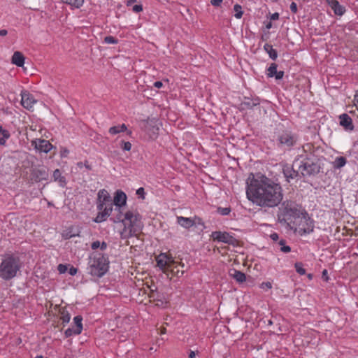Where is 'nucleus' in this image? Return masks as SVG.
<instances>
[{
	"label": "nucleus",
	"mask_w": 358,
	"mask_h": 358,
	"mask_svg": "<svg viewBox=\"0 0 358 358\" xmlns=\"http://www.w3.org/2000/svg\"><path fill=\"white\" fill-rule=\"evenodd\" d=\"M75 329L69 328L65 331V335L66 337H69L74 334Z\"/></svg>",
	"instance_id": "obj_42"
},
{
	"label": "nucleus",
	"mask_w": 358,
	"mask_h": 358,
	"mask_svg": "<svg viewBox=\"0 0 358 358\" xmlns=\"http://www.w3.org/2000/svg\"><path fill=\"white\" fill-rule=\"evenodd\" d=\"M211 237L215 241L223 242L234 247L238 245V241L226 231H214L212 233Z\"/></svg>",
	"instance_id": "obj_6"
},
{
	"label": "nucleus",
	"mask_w": 358,
	"mask_h": 358,
	"mask_svg": "<svg viewBox=\"0 0 358 358\" xmlns=\"http://www.w3.org/2000/svg\"><path fill=\"white\" fill-rule=\"evenodd\" d=\"M184 267V264H178L177 262L173 260V265H171V267H169L168 273H166L169 275V273H171L174 276L180 277L185 272V270L183 269Z\"/></svg>",
	"instance_id": "obj_17"
},
{
	"label": "nucleus",
	"mask_w": 358,
	"mask_h": 358,
	"mask_svg": "<svg viewBox=\"0 0 358 358\" xmlns=\"http://www.w3.org/2000/svg\"><path fill=\"white\" fill-rule=\"evenodd\" d=\"M278 244L281 246L280 250L283 252H289L291 250V248L289 246L285 245V240H280L278 243Z\"/></svg>",
	"instance_id": "obj_33"
},
{
	"label": "nucleus",
	"mask_w": 358,
	"mask_h": 358,
	"mask_svg": "<svg viewBox=\"0 0 358 358\" xmlns=\"http://www.w3.org/2000/svg\"><path fill=\"white\" fill-rule=\"evenodd\" d=\"M234 10L236 12L235 17L238 19L241 18L243 15L242 8L240 5H234Z\"/></svg>",
	"instance_id": "obj_32"
},
{
	"label": "nucleus",
	"mask_w": 358,
	"mask_h": 358,
	"mask_svg": "<svg viewBox=\"0 0 358 358\" xmlns=\"http://www.w3.org/2000/svg\"><path fill=\"white\" fill-rule=\"evenodd\" d=\"M104 42L108 44H116L117 43V40L113 36H108L105 37Z\"/></svg>",
	"instance_id": "obj_34"
},
{
	"label": "nucleus",
	"mask_w": 358,
	"mask_h": 358,
	"mask_svg": "<svg viewBox=\"0 0 358 358\" xmlns=\"http://www.w3.org/2000/svg\"><path fill=\"white\" fill-rule=\"evenodd\" d=\"M113 203L111 196L105 189H100L97 194V208L102 209L103 206Z\"/></svg>",
	"instance_id": "obj_10"
},
{
	"label": "nucleus",
	"mask_w": 358,
	"mask_h": 358,
	"mask_svg": "<svg viewBox=\"0 0 358 358\" xmlns=\"http://www.w3.org/2000/svg\"><path fill=\"white\" fill-rule=\"evenodd\" d=\"M136 0H128V5L135 3Z\"/></svg>",
	"instance_id": "obj_63"
},
{
	"label": "nucleus",
	"mask_w": 358,
	"mask_h": 358,
	"mask_svg": "<svg viewBox=\"0 0 358 358\" xmlns=\"http://www.w3.org/2000/svg\"><path fill=\"white\" fill-rule=\"evenodd\" d=\"M69 153V151L66 148H62L60 150V156L62 157H66Z\"/></svg>",
	"instance_id": "obj_39"
},
{
	"label": "nucleus",
	"mask_w": 358,
	"mask_h": 358,
	"mask_svg": "<svg viewBox=\"0 0 358 358\" xmlns=\"http://www.w3.org/2000/svg\"><path fill=\"white\" fill-rule=\"evenodd\" d=\"M29 180L33 182H39L43 180H47L49 178L48 169L43 165L34 164L31 163L29 168Z\"/></svg>",
	"instance_id": "obj_5"
},
{
	"label": "nucleus",
	"mask_w": 358,
	"mask_h": 358,
	"mask_svg": "<svg viewBox=\"0 0 358 358\" xmlns=\"http://www.w3.org/2000/svg\"><path fill=\"white\" fill-rule=\"evenodd\" d=\"M278 18H279V14L278 13H275L272 14L271 16V20H278Z\"/></svg>",
	"instance_id": "obj_51"
},
{
	"label": "nucleus",
	"mask_w": 358,
	"mask_h": 358,
	"mask_svg": "<svg viewBox=\"0 0 358 358\" xmlns=\"http://www.w3.org/2000/svg\"><path fill=\"white\" fill-rule=\"evenodd\" d=\"M74 235H70V236H68L66 235V238H71L72 236H73Z\"/></svg>",
	"instance_id": "obj_64"
},
{
	"label": "nucleus",
	"mask_w": 358,
	"mask_h": 358,
	"mask_svg": "<svg viewBox=\"0 0 358 358\" xmlns=\"http://www.w3.org/2000/svg\"><path fill=\"white\" fill-rule=\"evenodd\" d=\"M120 210H115L117 211V214L112 220L115 223L122 222L123 224L124 229L120 233L122 238L125 239L136 236L143 227L140 215L133 211H127L123 214Z\"/></svg>",
	"instance_id": "obj_2"
},
{
	"label": "nucleus",
	"mask_w": 358,
	"mask_h": 358,
	"mask_svg": "<svg viewBox=\"0 0 358 358\" xmlns=\"http://www.w3.org/2000/svg\"><path fill=\"white\" fill-rule=\"evenodd\" d=\"M196 354L195 352L191 351L189 354V358H195Z\"/></svg>",
	"instance_id": "obj_58"
},
{
	"label": "nucleus",
	"mask_w": 358,
	"mask_h": 358,
	"mask_svg": "<svg viewBox=\"0 0 358 358\" xmlns=\"http://www.w3.org/2000/svg\"><path fill=\"white\" fill-rule=\"evenodd\" d=\"M229 275L234 278L238 282H243L245 281L246 276L244 273L232 269L229 271Z\"/></svg>",
	"instance_id": "obj_23"
},
{
	"label": "nucleus",
	"mask_w": 358,
	"mask_h": 358,
	"mask_svg": "<svg viewBox=\"0 0 358 358\" xmlns=\"http://www.w3.org/2000/svg\"><path fill=\"white\" fill-rule=\"evenodd\" d=\"M113 203L103 206L102 209H98L99 210L97 216L94 219L96 222H101L106 220L109 217L113 211Z\"/></svg>",
	"instance_id": "obj_14"
},
{
	"label": "nucleus",
	"mask_w": 358,
	"mask_h": 358,
	"mask_svg": "<svg viewBox=\"0 0 358 358\" xmlns=\"http://www.w3.org/2000/svg\"><path fill=\"white\" fill-rule=\"evenodd\" d=\"M57 269L60 273H64L67 270V267L66 265L59 264Z\"/></svg>",
	"instance_id": "obj_40"
},
{
	"label": "nucleus",
	"mask_w": 358,
	"mask_h": 358,
	"mask_svg": "<svg viewBox=\"0 0 358 358\" xmlns=\"http://www.w3.org/2000/svg\"><path fill=\"white\" fill-rule=\"evenodd\" d=\"M77 273V268H74V267H71L69 270V273L71 275H76Z\"/></svg>",
	"instance_id": "obj_52"
},
{
	"label": "nucleus",
	"mask_w": 358,
	"mask_h": 358,
	"mask_svg": "<svg viewBox=\"0 0 358 358\" xmlns=\"http://www.w3.org/2000/svg\"><path fill=\"white\" fill-rule=\"evenodd\" d=\"M8 34V31L6 29H1L0 30V36H5Z\"/></svg>",
	"instance_id": "obj_55"
},
{
	"label": "nucleus",
	"mask_w": 358,
	"mask_h": 358,
	"mask_svg": "<svg viewBox=\"0 0 358 358\" xmlns=\"http://www.w3.org/2000/svg\"><path fill=\"white\" fill-rule=\"evenodd\" d=\"M148 296L150 301L155 302V306L164 308L169 303V300L165 296L157 290L150 289Z\"/></svg>",
	"instance_id": "obj_7"
},
{
	"label": "nucleus",
	"mask_w": 358,
	"mask_h": 358,
	"mask_svg": "<svg viewBox=\"0 0 358 358\" xmlns=\"http://www.w3.org/2000/svg\"><path fill=\"white\" fill-rule=\"evenodd\" d=\"M322 277L325 281H328L329 277L326 269L322 271Z\"/></svg>",
	"instance_id": "obj_49"
},
{
	"label": "nucleus",
	"mask_w": 358,
	"mask_h": 358,
	"mask_svg": "<svg viewBox=\"0 0 358 358\" xmlns=\"http://www.w3.org/2000/svg\"><path fill=\"white\" fill-rule=\"evenodd\" d=\"M270 237L272 240H273L275 241L278 239V235L276 233H273V234H271Z\"/></svg>",
	"instance_id": "obj_54"
},
{
	"label": "nucleus",
	"mask_w": 358,
	"mask_h": 358,
	"mask_svg": "<svg viewBox=\"0 0 358 358\" xmlns=\"http://www.w3.org/2000/svg\"><path fill=\"white\" fill-rule=\"evenodd\" d=\"M174 259L166 254L162 253L157 257V266L164 272L168 273L169 267L173 265Z\"/></svg>",
	"instance_id": "obj_8"
},
{
	"label": "nucleus",
	"mask_w": 358,
	"mask_h": 358,
	"mask_svg": "<svg viewBox=\"0 0 358 358\" xmlns=\"http://www.w3.org/2000/svg\"><path fill=\"white\" fill-rule=\"evenodd\" d=\"M299 171L303 176L315 174L319 172V166L315 163L306 162L299 165Z\"/></svg>",
	"instance_id": "obj_11"
},
{
	"label": "nucleus",
	"mask_w": 358,
	"mask_h": 358,
	"mask_svg": "<svg viewBox=\"0 0 358 358\" xmlns=\"http://www.w3.org/2000/svg\"><path fill=\"white\" fill-rule=\"evenodd\" d=\"M62 1L75 8H80L83 6L84 0H62Z\"/></svg>",
	"instance_id": "obj_30"
},
{
	"label": "nucleus",
	"mask_w": 358,
	"mask_h": 358,
	"mask_svg": "<svg viewBox=\"0 0 358 358\" xmlns=\"http://www.w3.org/2000/svg\"><path fill=\"white\" fill-rule=\"evenodd\" d=\"M99 247H100V242L96 241L92 243V248L93 250L97 249Z\"/></svg>",
	"instance_id": "obj_47"
},
{
	"label": "nucleus",
	"mask_w": 358,
	"mask_h": 358,
	"mask_svg": "<svg viewBox=\"0 0 358 358\" xmlns=\"http://www.w3.org/2000/svg\"><path fill=\"white\" fill-rule=\"evenodd\" d=\"M100 247L101 250H105L107 247L106 243L102 242L101 244L100 243Z\"/></svg>",
	"instance_id": "obj_57"
},
{
	"label": "nucleus",
	"mask_w": 358,
	"mask_h": 358,
	"mask_svg": "<svg viewBox=\"0 0 358 358\" xmlns=\"http://www.w3.org/2000/svg\"><path fill=\"white\" fill-rule=\"evenodd\" d=\"M283 75H284L283 71H277V73L274 75V76L275 77V79L280 80L283 77Z\"/></svg>",
	"instance_id": "obj_44"
},
{
	"label": "nucleus",
	"mask_w": 358,
	"mask_h": 358,
	"mask_svg": "<svg viewBox=\"0 0 358 358\" xmlns=\"http://www.w3.org/2000/svg\"><path fill=\"white\" fill-rule=\"evenodd\" d=\"M340 124L346 129L352 130L354 127L351 117L348 114H342L339 116Z\"/></svg>",
	"instance_id": "obj_20"
},
{
	"label": "nucleus",
	"mask_w": 358,
	"mask_h": 358,
	"mask_svg": "<svg viewBox=\"0 0 358 358\" xmlns=\"http://www.w3.org/2000/svg\"><path fill=\"white\" fill-rule=\"evenodd\" d=\"M127 196L126 194L120 191L117 190L115 192V195L114 196L113 203L116 206L115 210H120L122 206L126 204Z\"/></svg>",
	"instance_id": "obj_16"
},
{
	"label": "nucleus",
	"mask_w": 358,
	"mask_h": 358,
	"mask_svg": "<svg viewBox=\"0 0 358 358\" xmlns=\"http://www.w3.org/2000/svg\"><path fill=\"white\" fill-rule=\"evenodd\" d=\"M231 211L230 208H218L217 212L222 215H228Z\"/></svg>",
	"instance_id": "obj_36"
},
{
	"label": "nucleus",
	"mask_w": 358,
	"mask_h": 358,
	"mask_svg": "<svg viewBox=\"0 0 358 358\" xmlns=\"http://www.w3.org/2000/svg\"><path fill=\"white\" fill-rule=\"evenodd\" d=\"M277 73V64L275 63H272L269 68L268 69V76L273 77L274 75Z\"/></svg>",
	"instance_id": "obj_31"
},
{
	"label": "nucleus",
	"mask_w": 358,
	"mask_h": 358,
	"mask_svg": "<svg viewBox=\"0 0 358 358\" xmlns=\"http://www.w3.org/2000/svg\"><path fill=\"white\" fill-rule=\"evenodd\" d=\"M21 104L22 106L27 109L31 110L34 103H36V100L34 96L27 91H22L21 93Z\"/></svg>",
	"instance_id": "obj_12"
},
{
	"label": "nucleus",
	"mask_w": 358,
	"mask_h": 358,
	"mask_svg": "<svg viewBox=\"0 0 358 358\" xmlns=\"http://www.w3.org/2000/svg\"><path fill=\"white\" fill-rule=\"evenodd\" d=\"M10 137L9 132L0 126V145H4L6 140Z\"/></svg>",
	"instance_id": "obj_29"
},
{
	"label": "nucleus",
	"mask_w": 358,
	"mask_h": 358,
	"mask_svg": "<svg viewBox=\"0 0 358 358\" xmlns=\"http://www.w3.org/2000/svg\"><path fill=\"white\" fill-rule=\"evenodd\" d=\"M83 167H85L88 170L92 169V166L88 164L87 161L85 162V164H83Z\"/></svg>",
	"instance_id": "obj_56"
},
{
	"label": "nucleus",
	"mask_w": 358,
	"mask_h": 358,
	"mask_svg": "<svg viewBox=\"0 0 358 358\" xmlns=\"http://www.w3.org/2000/svg\"><path fill=\"white\" fill-rule=\"evenodd\" d=\"M246 194L253 203L264 208L278 206L283 199L280 185L265 176L253 178L248 185Z\"/></svg>",
	"instance_id": "obj_1"
},
{
	"label": "nucleus",
	"mask_w": 358,
	"mask_h": 358,
	"mask_svg": "<svg viewBox=\"0 0 358 358\" xmlns=\"http://www.w3.org/2000/svg\"><path fill=\"white\" fill-rule=\"evenodd\" d=\"M133 10L136 13H138L143 10V7L141 5H135L133 7Z\"/></svg>",
	"instance_id": "obj_43"
},
{
	"label": "nucleus",
	"mask_w": 358,
	"mask_h": 358,
	"mask_svg": "<svg viewBox=\"0 0 358 358\" xmlns=\"http://www.w3.org/2000/svg\"><path fill=\"white\" fill-rule=\"evenodd\" d=\"M73 320H74V322L76 324L74 334L76 335L80 334L83 329V324H82L83 318L80 315H78L74 317Z\"/></svg>",
	"instance_id": "obj_25"
},
{
	"label": "nucleus",
	"mask_w": 358,
	"mask_h": 358,
	"mask_svg": "<svg viewBox=\"0 0 358 358\" xmlns=\"http://www.w3.org/2000/svg\"><path fill=\"white\" fill-rule=\"evenodd\" d=\"M127 130V127L124 124H122L120 126H114L109 129V133L115 135L119 134L120 132H123Z\"/></svg>",
	"instance_id": "obj_27"
},
{
	"label": "nucleus",
	"mask_w": 358,
	"mask_h": 358,
	"mask_svg": "<svg viewBox=\"0 0 358 358\" xmlns=\"http://www.w3.org/2000/svg\"><path fill=\"white\" fill-rule=\"evenodd\" d=\"M108 261L101 255L95 256L90 265V273L96 277L103 276L108 271Z\"/></svg>",
	"instance_id": "obj_4"
},
{
	"label": "nucleus",
	"mask_w": 358,
	"mask_h": 358,
	"mask_svg": "<svg viewBox=\"0 0 358 358\" xmlns=\"http://www.w3.org/2000/svg\"><path fill=\"white\" fill-rule=\"evenodd\" d=\"M192 222H194V226H197V225L203 226V223L201 219L198 217H193Z\"/></svg>",
	"instance_id": "obj_38"
},
{
	"label": "nucleus",
	"mask_w": 358,
	"mask_h": 358,
	"mask_svg": "<svg viewBox=\"0 0 358 358\" xmlns=\"http://www.w3.org/2000/svg\"><path fill=\"white\" fill-rule=\"evenodd\" d=\"M22 266L20 258L13 254L2 256L0 263V278L8 280L17 276Z\"/></svg>",
	"instance_id": "obj_3"
},
{
	"label": "nucleus",
	"mask_w": 358,
	"mask_h": 358,
	"mask_svg": "<svg viewBox=\"0 0 358 358\" xmlns=\"http://www.w3.org/2000/svg\"><path fill=\"white\" fill-rule=\"evenodd\" d=\"M299 229H300L301 231H303V233H309L310 231H312V229H310V228H308V229H303V228H299Z\"/></svg>",
	"instance_id": "obj_59"
},
{
	"label": "nucleus",
	"mask_w": 358,
	"mask_h": 358,
	"mask_svg": "<svg viewBox=\"0 0 358 358\" xmlns=\"http://www.w3.org/2000/svg\"><path fill=\"white\" fill-rule=\"evenodd\" d=\"M272 27V24L271 22H269L266 25V29H269L270 28H271Z\"/></svg>",
	"instance_id": "obj_61"
},
{
	"label": "nucleus",
	"mask_w": 358,
	"mask_h": 358,
	"mask_svg": "<svg viewBox=\"0 0 358 358\" xmlns=\"http://www.w3.org/2000/svg\"><path fill=\"white\" fill-rule=\"evenodd\" d=\"M77 166L79 167V168H82L83 166V163L80 162L78 163H77Z\"/></svg>",
	"instance_id": "obj_62"
},
{
	"label": "nucleus",
	"mask_w": 358,
	"mask_h": 358,
	"mask_svg": "<svg viewBox=\"0 0 358 358\" xmlns=\"http://www.w3.org/2000/svg\"><path fill=\"white\" fill-rule=\"evenodd\" d=\"M177 222L182 227L185 229H189L190 227L194 226V222H192V218L190 217H185L182 216L177 217Z\"/></svg>",
	"instance_id": "obj_22"
},
{
	"label": "nucleus",
	"mask_w": 358,
	"mask_h": 358,
	"mask_svg": "<svg viewBox=\"0 0 358 358\" xmlns=\"http://www.w3.org/2000/svg\"><path fill=\"white\" fill-rule=\"evenodd\" d=\"M24 59L25 58L22 53L19 51H16L12 56L11 62L17 66L22 67L24 64Z\"/></svg>",
	"instance_id": "obj_21"
},
{
	"label": "nucleus",
	"mask_w": 358,
	"mask_h": 358,
	"mask_svg": "<svg viewBox=\"0 0 358 358\" xmlns=\"http://www.w3.org/2000/svg\"><path fill=\"white\" fill-rule=\"evenodd\" d=\"M31 145L40 152H48L52 148V145L45 139H36L31 141Z\"/></svg>",
	"instance_id": "obj_15"
},
{
	"label": "nucleus",
	"mask_w": 358,
	"mask_h": 358,
	"mask_svg": "<svg viewBox=\"0 0 358 358\" xmlns=\"http://www.w3.org/2000/svg\"><path fill=\"white\" fill-rule=\"evenodd\" d=\"M279 143L282 146L291 147L296 141V136L289 131H283L278 136Z\"/></svg>",
	"instance_id": "obj_9"
},
{
	"label": "nucleus",
	"mask_w": 358,
	"mask_h": 358,
	"mask_svg": "<svg viewBox=\"0 0 358 358\" xmlns=\"http://www.w3.org/2000/svg\"><path fill=\"white\" fill-rule=\"evenodd\" d=\"M327 4L331 8L334 13L338 15H342L345 10V8L340 5L336 0H326Z\"/></svg>",
	"instance_id": "obj_19"
},
{
	"label": "nucleus",
	"mask_w": 358,
	"mask_h": 358,
	"mask_svg": "<svg viewBox=\"0 0 358 358\" xmlns=\"http://www.w3.org/2000/svg\"><path fill=\"white\" fill-rule=\"evenodd\" d=\"M296 165V163L292 166H289L288 165L284 166L283 167V173L285 177L287 178V180L289 181V179H294L296 178L299 175V171L295 170L294 166Z\"/></svg>",
	"instance_id": "obj_18"
},
{
	"label": "nucleus",
	"mask_w": 358,
	"mask_h": 358,
	"mask_svg": "<svg viewBox=\"0 0 358 358\" xmlns=\"http://www.w3.org/2000/svg\"><path fill=\"white\" fill-rule=\"evenodd\" d=\"M166 328L162 327V328L161 329V334H166Z\"/></svg>",
	"instance_id": "obj_60"
},
{
	"label": "nucleus",
	"mask_w": 358,
	"mask_h": 358,
	"mask_svg": "<svg viewBox=\"0 0 358 358\" xmlns=\"http://www.w3.org/2000/svg\"><path fill=\"white\" fill-rule=\"evenodd\" d=\"M264 48L265 51L268 54L269 57L273 60L276 59V58L278 57V53H277V51L273 48L272 45H271L269 44H266L264 46Z\"/></svg>",
	"instance_id": "obj_28"
},
{
	"label": "nucleus",
	"mask_w": 358,
	"mask_h": 358,
	"mask_svg": "<svg viewBox=\"0 0 358 358\" xmlns=\"http://www.w3.org/2000/svg\"><path fill=\"white\" fill-rule=\"evenodd\" d=\"M53 178L55 181H58L61 186L64 187L66 185V180L64 176H62L59 169H56L53 172Z\"/></svg>",
	"instance_id": "obj_26"
},
{
	"label": "nucleus",
	"mask_w": 358,
	"mask_h": 358,
	"mask_svg": "<svg viewBox=\"0 0 358 358\" xmlns=\"http://www.w3.org/2000/svg\"><path fill=\"white\" fill-rule=\"evenodd\" d=\"M145 129L150 139L155 140L157 138L159 127L157 121L154 120L148 121Z\"/></svg>",
	"instance_id": "obj_13"
},
{
	"label": "nucleus",
	"mask_w": 358,
	"mask_h": 358,
	"mask_svg": "<svg viewBox=\"0 0 358 358\" xmlns=\"http://www.w3.org/2000/svg\"><path fill=\"white\" fill-rule=\"evenodd\" d=\"M295 268L300 275H304L306 273V270L302 267V264L301 263H296Z\"/></svg>",
	"instance_id": "obj_35"
},
{
	"label": "nucleus",
	"mask_w": 358,
	"mask_h": 358,
	"mask_svg": "<svg viewBox=\"0 0 358 358\" xmlns=\"http://www.w3.org/2000/svg\"><path fill=\"white\" fill-rule=\"evenodd\" d=\"M136 194L138 195H139L140 196H141L143 199H144V194H145V192H144V189L143 187H140L137 189L136 191Z\"/></svg>",
	"instance_id": "obj_45"
},
{
	"label": "nucleus",
	"mask_w": 358,
	"mask_h": 358,
	"mask_svg": "<svg viewBox=\"0 0 358 358\" xmlns=\"http://www.w3.org/2000/svg\"><path fill=\"white\" fill-rule=\"evenodd\" d=\"M347 162V159L345 157L340 156L337 157L335 160L332 162V166L334 169H339L343 167Z\"/></svg>",
	"instance_id": "obj_24"
},
{
	"label": "nucleus",
	"mask_w": 358,
	"mask_h": 358,
	"mask_svg": "<svg viewBox=\"0 0 358 358\" xmlns=\"http://www.w3.org/2000/svg\"><path fill=\"white\" fill-rule=\"evenodd\" d=\"M63 322H69L70 321V315L69 314L64 315L62 317Z\"/></svg>",
	"instance_id": "obj_48"
},
{
	"label": "nucleus",
	"mask_w": 358,
	"mask_h": 358,
	"mask_svg": "<svg viewBox=\"0 0 358 358\" xmlns=\"http://www.w3.org/2000/svg\"><path fill=\"white\" fill-rule=\"evenodd\" d=\"M154 86L157 88H161L163 86V83L161 81H157L154 83Z\"/></svg>",
	"instance_id": "obj_53"
},
{
	"label": "nucleus",
	"mask_w": 358,
	"mask_h": 358,
	"mask_svg": "<svg viewBox=\"0 0 358 358\" xmlns=\"http://www.w3.org/2000/svg\"><path fill=\"white\" fill-rule=\"evenodd\" d=\"M290 10H292V12L293 13H296L297 12V6H296V4L294 3V2H292L290 5Z\"/></svg>",
	"instance_id": "obj_46"
},
{
	"label": "nucleus",
	"mask_w": 358,
	"mask_h": 358,
	"mask_svg": "<svg viewBox=\"0 0 358 358\" xmlns=\"http://www.w3.org/2000/svg\"><path fill=\"white\" fill-rule=\"evenodd\" d=\"M260 287L262 289H264V288L271 289L272 285L270 282H262L260 285Z\"/></svg>",
	"instance_id": "obj_41"
},
{
	"label": "nucleus",
	"mask_w": 358,
	"mask_h": 358,
	"mask_svg": "<svg viewBox=\"0 0 358 358\" xmlns=\"http://www.w3.org/2000/svg\"><path fill=\"white\" fill-rule=\"evenodd\" d=\"M222 0H211L210 3L215 6H218L222 3Z\"/></svg>",
	"instance_id": "obj_50"
},
{
	"label": "nucleus",
	"mask_w": 358,
	"mask_h": 358,
	"mask_svg": "<svg viewBox=\"0 0 358 358\" xmlns=\"http://www.w3.org/2000/svg\"><path fill=\"white\" fill-rule=\"evenodd\" d=\"M122 148L124 150L129 151L131 150V143H129L128 141L127 142L122 141Z\"/></svg>",
	"instance_id": "obj_37"
}]
</instances>
